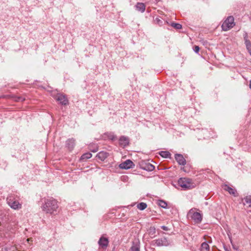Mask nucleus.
<instances>
[{
    "instance_id": "2f4dec72",
    "label": "nucleus",
    "mask_w": 251,
    "mask_h": 251,
    "mask_svg": "<svg viewBox=\"0 0 251 251\" xmlns=\"http://www.w3.org/2000/svg\"><path fill=\"white\" fill-rule=\"evenodd\" d=\"M97 151H98V149L97 148L96 149L92 151L94 152H97Z\"/></svg>"
},
{
    "instance_id": "7c9ffc66",
    "label": "nucleus",
    "mask_w": 251,
    "mask_h": 251,
    "mask_svg": "<svg viewBox=\"0 0 251 251\" xmlns=\"http://www.w3.org/2000/svg\"><path fill=\"white\" fill-rule=\"evenodd\" d=\"M161 229H162L164 230L168 231L169 230V228L167 226H161Z\"/></svg>"
},
{
    "instance_id": "f257e3e1",
    "label": "nucleus",
    "mask_w": 251,
    "mask_h": 251,
    "mask_svg": "<svg viewBox=\"0 0 251 251\" xmlns=\"http://www.w3.org/2000/svg\"><path fill=\"white\" fill-rule=\"evenodd\" d=\"M41 207L44 212L52 215L56 213L58 205L55 200L50 198L45 200Z\"/></svg>"
},
{
    "instance_id": "423d86ee",
    "label": "nucleus",
    "mask_w": 251,
    "mask_h": 251,
    "mask_svg": "<svg viewBox=\"0 0 251 251\" xmlns=\"http://www.w3.org/2000/svg\"><path fill=\"white\" fill-rule=\"evenodd\" d=\"M170 243V241L166 237H162L152 241V245L158 247L167 246Z\"/></svg>"
},
{
    "instance_id": "5701e85b",
    "label": "nucleus",
    "mask_w": 251,
    "mask_h": 251,
    "mask_svg": "<svg viewBox=\"0 0 251 251\" xmlns=\"http://www.w3.org/2000/svg\"><path fill=\"white\" fill-rule=\"evenodd\" d=\"M158 204L160 207L164 208H166L167 207V202L163 200H159L158 202Z\"/></svg>"
},
{
    "instance_id": "b1692460",
    "label": "nucleus",
    "mask_w": 251,
    "mask_h": 251,
    "mask_svg": "<svg viewBox=\"0 0 251 251\" xmlns=\"http://www.w3.org/2000/svg\"><path fill=\"white\" fill-rule=\"evenodd\" d=\"M172 26L176 29H179L182 28V25L178 23H173Z\"/></svg>"
},
{
    "instance_id": "f704fd0d",
    "label": "nucleus",
    "mask_w": 251,
    "mask_h": 251,
    "mask_svg": "<svg viewBox=\"0 0 251 251\" xmlns=\"http://www.w3.org/2000/svg\"><path fill=\"white\" fill-rule=\"evenodd\" d=\"M27 242H29L30 241H32V240H31V238H28L27 239Z\"/></svg>"
},
{
    "instance_id": "aec40b11",
    "label": "nucleus",
    "mask_w": 251,
    "mask_h": 251,
    "mask_svg": "<svg viewBox=\"0 0 251 251\" xmlns=\"http://www.w3.org/2000/svg\"><path fill=\"white\" fill-rule=\"evenodd\" d=\"M154 168L155 167L153 165L149 163L146 164L144 169L149 171H152L154 169Z\"/></svg>"
},
{
    "instance_id": "dca6fc26",
    "label": "nucleus",
    "mask_w": 251,
    "mask_h": 251,
    "mask_svg": "<svg viewBox=\"0 0 251 251\" xmlns=\"http://www.w3.org/2000/svg\"><path fill=\"white\" fill-rule=\"evenodd\" d=\"M75 144V140L73 139H68L66 142L67 147L70 150H72L74 148Z\"/></svg>"
},
{
    "instance_id": "2eb2a0df",
    "label": "nucleus",
    "mask_w": 251,
    "mask_h": 251,
    "mask_svg": "<svg viewBox=\"0 0 251 251\" xmlns=\"http://www.w3.org/2000/svg\"><path fill=\"white\" fill-rule=\"evenodd\" d=\"M108 155V153L104 151H100L97 154V157L101 161L105 160Z\"/></svg>"
},
{
    "instance_id": "6ab92c4d",
    "label": "nucleus",
    "mask_w": 251,
    "mask_h": 251,
    "mask_svg": "<svg viewBox=\"0 0 251 251\" xmlns=\"http://www.w3.org/2000/svg\"><path fill=\"white\" fill-rule=\"evenodd\" d=\"M92 157V154L90 152L84 153L80 157L81 160H84L90 158Z\"/></svg>"
},
{
    "instance_id": "c756f323",
    "label": "nucleus",
    "mask_w": 251,
    "mask_h": 251,
    "mask_svg": "<svg viewBox=\"0 0 251 251\" xmlns=\"http://www.w3.org/2000/svg\"><path fill=\"white\" fill-rule=\"evenodd\" d=\"M155 21L159 25H161L162 24V22L159 19H158V18H156Z\"/></svg>"
},
{
    "instance_id": "412c9836",
    "label": "nucleus",
    "mask_w": 251,
    "mask_h": 251,
    "mask_svg": "<svg viewBox=\"0 0 251 251\" xmlns=\"http://www.w3.org/2000/svg\"><path fill=\"white\" fill-rule=\"evenodd\" d=\"M131 251H140V246L138 243H133L131 247Z\"/></svg>"
},
{
    "instance_id": "ddd939ff",
    "label": "nucleus",
    "mask_w": 251,
    "mask_h": 251,
    "mask_svg": "<svg viewBox=\"0 0 251 251\" xmlns=\"http://www.w3.org/2000/svg\"><path fill=\"white\" fill-rule=\"evenodd\" d=\"M129 143L128 138L125 136H122L119 139V144L123 147H125Z\"/></svg>"
},
{
    "instance_id": "a211bd4d",
    "label": "nucleus",
    "mask_w": 251,
    "mask_h": 251,
    "mask_svg": "<svg viewBox=\"0 0 251 251\" xmlns=\"http://www.w3.org/2000/svg\"><path fill=\"white\" fill-rule=\"evenodd\" d=\"M209 251V245L206 243H202L201 245V251Z\"/></svg>"
},
{
    "instance_id": "0eeeda50",
    "label": "nucleus",
    "mask_w": 251,
    "mask_h": 251,
    "mask_svg": "<svg viewBox=\"0 0 251 251\" xmlns=\"http://www.w3.org/2000/svg\"><path fill=\"white\" fill-rule=\"evenodd\" d=\"M134 166L133 162L129 159L126 160L125 162L121 163L119 167L122 169H128L132 168Z\"/></svg>"
},
{
    "instance_id": "f3484780",
    "label": "nucleus",
    "mask_w": 251,
    "mask_h": 251,
    "mask_svg": "<svg viewBox=\"0 0 251 251\" xmlns=\"http://www.w3.org/2000/svg\"><path fill=\"white\" fill-rule=\"evenodd\" d=\"M223 189L225 190L228 191L229 194H232L233 195H235L236 192V190L234 189L231 188L230 187L227 185H225V186H224Z\"/></svg>"
},
{
    "instance_id": "a878e982",
    "label": "nucleus",
    "mask_w": 251,
    "mask_h": 251,
    "mask_svg": "<svg viewBox=\"0 0 251 251\" xmlns=\"http://www.w3.org/2000/svg\"><path fill=\"white\" fill-rule=\"evenodd\" d=\"M150 234H154L155 233V228L154 227H151L149 229Z\"/></svg>"
},
{
    "instance_id": "7ed1b4c3",
    "label": "nucleus",
    "mask_w": 251,
    "mask_h": 251,
    "mask_svg": "<svg viewBox=\"0 0 251 251\" xmlns=\"http://www.w3.org/2000/svg\"><path fill=\"white\" fill-rule=\"evenodd\" d=\"M196 208L191 209L187 213V218L192 220L195 224H200L202 219V214L197 211Z\"/></svg>"
},
{
    "instance_id": "c85d7f7f",
    "label": "nucleus",
    "mask_w": 251,
    "mask_h": 251,
    "mask_svg": "<svg viewBox=\"0 0 251 251\" xmlns=\"http://www.w3.org/2000/svg\"><path fill=\"white\" fill-rule=\"evenodd\" d=\"M0 251H8V246L7 245L2 247Z\"/></svg>"
},
{
    "instance_id": "393cba45",
    "label": "nucleus",
    "mask_w": 251,
    "mask_h": 251,
    "mask_svg": "<svg viewBox=\"0 0 251 251\" xmlns=\"http://www.w3.org/2000/svg\"><path fill=\"white\" fill-rule=\"evenodd\" d=\"M160 155L164 158H168L170 155V153L167 151H162L160 153Z\"/></svg>"
},
{
    "instance_id": "473e14b6",
    "label": "nucleus",
    "mask_w": 251,
    "mask_h": 251,
    "mask_svg": "<svg viewBox=\"0 0 251 251\" xmlns=\"http://www.w3.org/2000/svg\"><path fill=\"white\" fill-rule=\"evenodd\" d=\"M249 87L251 89V80L250 81Z\"/></svg>"
},
{
    "instance_id": "c9c22d12",
    "label": "nucleus",
    "mask_w": 251,
    "mask_h": 251,
    "mask_svg": "<svg viewBox=\"0 0 251 251\" xmlns=\"http://www.w3.org/2000/svg\"><path fill=\"white\" fill-rule=\"evenodd\" d=\"M126 177V176H123L122 177V178L123 179H124V178H125Z\"/></svg>"
},
{
    "instance_id": "cd10ccee",
    "label": "nucleus",
    "mask_w": 251,
    "mask_h": 251,
    "mask_svg": "<svg viewBox=\"0 0 251 251\" xmlns=\"http://www.w3.org/2000/svg\"><path fill=\"white\" fill-rule=\"evenodd\" d=\"M194 50L196 53H198L200 50V48L198 46H195L194 47Z\"/></svg>"
},
{
    "instance_id": "72a5a7b5",
    "label": "nucleus",
    "mask_w": 251,
    "mask_h": 251,
    "mask_svg": "<svg viewBox=\"0 0 251 251\" xmlns=\"http://www.w3.org/2000/svg\"><path fill=\"white\" fill-rule=\"evenodd\" d=\"M24 100V99H21V98H19V101H23Z\"/></svg>"
},
{
    "instance_id": "4468645a",
    "label": "nucleus",
    "mask_w": 251,
    "mask_h": 251,
    "mask_svg": "<svg viewBox=\"0 0 251 251\" xmlns=\"http://www.w3.org/2000/svg\"><path fill=\"white\" fill-rule=\"evenodd\" d=\"M243 37L247 49L250 48H251V43L248 39V33L246 32H244Z\"/></svg>"
},
{
    "instance_id": "9b49d317",
    "label": "nucleus",
    "mask_w": 251,
    "mask_h": 251,
    "mask_svg": "<svg viewBox=\"0 0 251 251\" xmlns=\"http://www.w3.org/2000/svg\"><path fill=\"white\" fill-rule=\"evenodd\" d=\"M175 159L179 165H184L186 163V160L183 155L181 154H176Z\"/></svg>"
},
{
    "instance_id": "9d476101",
    "label": "nucleus",
    "mask_w": 251,
    "mask_h": 251,
    "mask_svg": "<svg viewBox=\"0 0 251 251\" xmlns=\"http://www.w3.org/2000/svg\"><path fill=\"white\" fill-rule=\"evenodd\" d=\"M57 101H59L60 103L62 105H66L68 104V100L66 97L62 94H58L55 98Z\"/></svg>"
},
{
    "instance_id": "4be33fe9",
    "label": "nucleus",
    "mask_w": 251,
    "mask_h": 251,
    "mask_svg": "<svg viewBox=\"0 0 251 251\" xmlns=\"http://www.w3.org/2000/svg\"><path fill=\"white\" fill-rule=\"evenodd\" d=\"M147 204L144 202H140L139 204H138L137 205V207L141 210H144L145 208H147Z\"/></svg>"
},
{
    "instance_id": "f8f14e48",
    "label": "nucleus",
    "mask_w": 251,
    "mask_h": 251,
    "mask_svg": "<svg viewBox=\"0 0 251 251\" xmlns=\"http://www.w3.org/2000/svg\"><path fill=\"white\" fill-rule=\"evenodd\" d=\"M136 9L142 13H143L146 9V6L144 3L137 2L135 6Z\"/></svg>"
},
{
    "instance_id": "20e7f679",
    "label": "nucleus",
    "mask_w": 251,
    "mask_h": 251,
    "mask_svg": "<svg viewBox=\"0 0 251 251\" xmlns=\"http://www.w3.org/2000/svg\"><path fill=\"white\" fill-rule=\"evenodd\" d=\"M8 204L13 209L18 210L21 209L22 204L13 196H9L7 198Z\"/></svg>"
},
{
    "instance_id": "bb28decb",
    "label": "nucleus",
    "mask_w": 251,
    "mask_h": 251,
    "mask_svg": "<svg viewBox=\"0 0 251 251\" xmlns=\"http://www.w3.org/2000/svg\"><path fill=\"white\" fill-rule=\"evenodd\" d=\"M226 233L227 234V236H228V237L230 242H231V231L228 229H226Z\"/></svg>"
},
{
    "instance_id": "f03ea898",
    "label": "nucleus",
    "mask_w": 251,
    "mask_h": 251,
    "mask_svg": "<svg viewBox=\"0 0 251 251\" xmlns=\"http://www.w3.org/2000/svg\"><path fill=\"white\" fill-rule=\"evenodd\" d=\"M178 185L184 190L191 189L196 186V183L192 179L186 177L180 178Z\"/></svg>"
},
{
    "instance_id": "39448f33",
    "label": "nucleus",
    "mask_w": 251,
    "mask_h": 251,
    "mask_svg": "<svg viewBox=\"0 0 251 251\" xmlns=\"http://www.w3.org/2000/svg\"><path fill=\"white\" fill-rule=\"evenodd\" d=\"M235 25L234 19L232 16L228 17L222 25V28L224 31H227Z\"/></svg>"
},
{
    "instance_id": "1a4fd4ad",
    "label": "nucleus",
    "mask_w": 251,
    "mask_h": 251,
    "mask_svg": "<svg viewBox=\"0 0 251 251\" xmlns=\"http://www.w3.org/2000/svg\"><path fill=\"white\" fill-rule=\"evenodd\" d=\"M244 205L248 208L249 211H251V195L247 196L242 199Z\"/></svg>"
},
{
    "instance_id": "6e6552de",
    "label": "nucleus",
    "mask_w": 251,
    "mask_h": 251,
    "mask_svg": "<svg viewBox=\"0 0 251 251\" xmlns=\"http://www.w3.org/2000/svg\"><path fill=\"white\" fill-rule=\"evenodd\" d=\"M99 245L101 249H105L108 246L109 244L108 239L103 236H102L98 241Z\"/></svg>"
}]
</instances>
